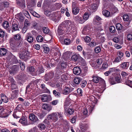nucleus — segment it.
<instances>
[{"label":"nucleus","instance_id":"obj_1","mask_svg":"<svg viewBox=\"0 0 132 132\" xmlns=\"http://www.w3.org/2000/svg\"><path fill=\"white\" fill-rule=\"evenodd\" d=\"M92 77L93 78L92 80L94 82L97 83L99 82L101 84L104 88L105 87V82L104 79L96 75H93Z\"/></svg>","mask_w":132,"mask_h":132},{"label":"nucleus","instance_id":"obj_2","mask_svg":"<svg viewBox=\"0 0 132 132\" xmlns=\"http://www.w3.org/2000/svg\"><path fill=\"white\" fill-rule=\"evenodd\" d=\"M45 8L44 14L47 16H50V11L48 9L50 6V2L49 1L45 0L44 3Z\"/></svg>","mask_w":132,"mask_h":132},{"label":"nucleus","instance_id":"obj_3","mask_svg":"<svg viewBox=\"0 0 132 132\" xmlns=\"http://www.w3.org/2000/svg\"><path fill=\"white\" fill-rule=\"evenodd\" d=\"M89 99L92 102V103L93 105L92 106H90L89 109L91 111H92L94 109L95 104H96L97 102V100L95 98L94 96L93 95H91L90 96Z\"/></svg>","mask_w":132,"mask_h":132},{"label":"nucleus","instance_id":"obj_4","mask_svg":"<svg viewBox=\"0 0 132 132\" xmlns=\"http://www.w3.org/2000/svg\"><path fill=\"white\" fill-rule=\"evenodd\" d=\"M58 113H53L50 115V120L51 121L55 122L58 119Z\"/></svg>","mask_w":132,"mask_h":132},{"label":"nucleus","instance_id":"obj_5","mask_svg":"<svg viewBox=\"0 0 132 132\" xmlns=\"http://www.w3.org/2000/svg\"><path fill=\"white\" fill-rule=\"evenodd\" d=\"M9 5V2L7 1H4L0 3V10L2 11L4 8L7 7Z\"/></svg>","mask_w":132,"mask_h":132},{"label":"nucleus","instance_id":"obj_6","mask_svg":"<svg viewBox=\"0 0 132 132\" xmlns=\"http://www.w3.org/2000/svg\"><path fill=\"white\" fill-rule=\"evenodd\" d=\"M19 69V68L18 66L14 65L10 69L9 72L10 74H14L18 71Z\"/></svg>","mask_w":132,"mask_h":132},{"label":"nucleus","instance_id":"obj_7","mask_svg":"<svg viewBox=\"0 0 132 132\" xmlns=\"http://www.w3.org/2000/svg\"><path fill=\"white\" fill-rule=\"evenodd\" d=\"M29 118L30 120L32 121L35 123L39 121V119L37 116H35L33 113H31L29 114Z\"/></svg>","mask_w":132,"mask_h":132},{"label":"nucleus","instance_id":"obj_8","mask_svg":"<svg viewBox=\"0 0 132 132\" xmlns=\"http://www.w3.org/2000/svg\"><path fill=\"white\" fill-rule=\"evenodd\" d=\"M64 114L66 116H68L69 115H71L74 112V110L72 109L69 108H65Z\"/></svg>","mask_w":132,"mask_h":132},{"label":"nucleus","instance_id":"obj_9","mask_svg":"<svg viewBox=\"0 0 132 132\" xmlns=\"http://www.w3.org/2000/svg\"><path fill=\"white\" fill-rule=\"evenodd\" d=\"M66 25L69 28L73 27L75 26L74 22L70 20H66L64 21Z\"/></svg>","mask_w":132,"mask_h":132},{"label":"nucleus","instance_id":"obj_10","mask_svg":"<svg viewBox=\"0 0 132 132\" xmlns=\"http://www.w3.org/2000/svg\"><path fill=\"white\" fill-rule=\"evenodd\" d=\"M8 80L10 82L11 84V88L12 89H14L16 88V87L15 85V82L13 78L11 77H10L8 78Z\"/></svg>","mask_w":132,"mask_h":132},{"label":"nucleus","instance_id":"obj_11","mask_svg":"<svg viewBox=\"0 0 132 132\" xmlns=\"http://www.w3.org/2000/svg\"><path fill=\"white\" fill-rule=\"evenodd\" d=\"M73 73L76 75H79L81 72L80 69L78 67H76L73 69Z\"/></svg>","mask_w":132,"mask_h":132},{"label":"nucleus","instance_id":"obj_12","mask_svg":"<svg viewBox=\"0 0 132 132\" xmlns=\"http://www.w3.org/2000/svg\"><path fill=\"white\" fill-rule=\"evenodd\" d=\"M68 75L67 74H64L62 75L60 78V81L61 82H65L68 79Z\"/></svg>","mask_w":132,"mask_h":132},{"label":"nucleus","instance_id":"obj_13","mask_svg":"<svg viewBox=\"0 0 132 132\" xmlns=\"http://www.w3.org/2000/svg\"><path fill=\"white\" fill-rule=\"evenodd\" d=\"M7 50L4 48H0V56H5L6 54Z\"/></svg>","mask_w":132,"mask_h":132},{"label":"nucleus","instance_id":"obj_14","mask_svg":"<svg viewBox=\"0 0 132 132\" xmlns=\"http://www.w3.org/2000/svg\"><path fill=\"white\" fill-rule=\"evenodd\" d=\"M29 52L28 51L26 50L24 52L23 54H21L20 55V58L21 59H23L25 58H26L29 56Z\"/></svg>","mask_w":132,"mask_h":132},{"label":"nucleus","instance_id":"obj_15","mask_svg":"<svg viewBox=\"0 0 132 132\" xmlns=\"http://www.w3.org/2000/svg\"><path fill=\"white\" fill-rule=\"evenodd\" d=\"M2 26L4 28L7 30H8L10 28L9 23L7 21H4L2 24Z\"/></svg>","mask_w":132,"mask_h":132},{"label":"nucleus","instance_id":"obj_16","mask_svg":"<svg viewBox=\"0 0 132 132\" xmlns=\"http://www.w3.org/2000/svg\"><path fill=\"white\" fill-rule=\"evenodd\" d=\"M120 65L122 69H127L129 67V63L128 62H123L120 64Z\"/></svg>","mask_w":132,"mask_h":132},{"label":"nucleus","instance_id":"obj_17","mask_svg":"<svg viewBox=\"0 0 132 132\" xmlns=\"http://www.w3.org/2000/svg\"><path fill=\"white\" fill-rule=\"evenodd\" d=\"M17 4L22 9H24L26 7L25 0H21L17 3Z\"/></svg>","mask_w":132,"mask_h":132},{"label":"nucleus","instance_id":"obj_18","mask_svg":"<svg viewBox=\"0 0 132 132\" xmlns=\"http://www.w3.org/2000/svg\"><path fill=\"white\" fill-rule=\"evenodd\" d=\"M19 122L22 124L23 125L26 126L28 125L27 121L26 120L24 117H22L19 121Z\"/></svg>","mask_w":132,"mask_h":132},{"label":"nucleus","instance_id":"obj_19","mask_svg":"<svg viewBox=\"0 0 132 132\" xmlns=\"http://www.w3.org/2000/svg\"><path fill=\"white\" fill-rule=\"evenodd\" d=\"M1 97L2 101L4 103H7L8 102V100L6 95L3 93L1 94Z\"/></svg>","mask_w":132,"mask_h":132},{"label":"nucleus","instance_id":"obj_20","mask_svg":"<svg viewBox=\"0 0 132 132\" xmlns=\"http://www.w3.org/2000/svg\"><path fill=\"white\" fill-rule=\"evenodd\" d=\"M72 90L68 87H65L63 91V93L65 95H67L71 92Z\"/></svg>","mask_w":132,"mask_h":132},{"label":"nucleus","instance_id":"obj_21","mask_svg":"<svg viewBox=\"0 0 132 132\" xmlns=\"http://www.w3.org/2000/svg\"><path fill=\"white\" fill-rule=\"evenodd\" d=\"M11 28L12 29V32H13V30L15 31L18 30V24L16 23H12Z\"/></svg>","mask_w":132,"mask_h":132},{"label":"nucleus","instance_id":"obj_22","mask_svg":"<svg viewBox=\"0 0 132 132\" xmlns=\"http://www.w3.org/2000/svg\"><path fill=\"white\" fill-rule=\"evenodd\" d=\"M46 113L45 112H43L41 113H38L37 115L40 119H43L46 115Z\"/></svg>","mask_w":132,"mask_h":132},{"label":"nucleus","instance_id":"obj_23","mask_svg":"<svg viewBox=\"0 0 132 132\" xmlns=\"http://www.w3.org/2000/svg\"><path fill=\"white\" fill-rule=\"evenodd\" d=\"M102 14L103 15L106 17L111 16L110 12L108 11L105 10L102 12Z\"/></svg>","mask_w":132,"mask_h":132},{"label":"nucleus","instance_id":"obj_24","mask_svg":"<svg viewBox=\"0 0 132 132\" xmlns=\"http://www.w3.org/2000/svg\"><path fill=\"white\" fill-rule=\"evenodd\" d=\"M44 71L43 68L42 67H39L38 69L36 71V74L37 75H39L40 74L44 72Z\"/></svg>","mask_w":132,"mask_h":132},{"label":"nucleus","instance_id":"obj_25","mask_svg":"<svg viewBox=\"0 0 132 132\" xmlns=\"http://www.w3.org/2000/svg\"><path fill=\"white\" fill-rule=\"evenodd\" d=\"M79 10L78 7H74L72 9V12L73 14L76 15L79 12Z\"/></svg>","mask_w":132,"mask_h":132},{"label":"nucleus","instance_id":"obj_26","mask_svg":"<svg viewBox=\"0 0 132 132\" xmlns=\"http://www.w3.org/2000/svg\"><path fill=\"white\" fill-rule=\"evenodd\" d=\"M82 79L80 77H76L74 79V82L76 84H78L80 81Z\"/></svg>","mask_w":132,"mask_h":132},{"label":"nucleus","instance_id":"obj_27","mask_svg":"<svg viewBox=\"0 0 132 132\" xmlns=\"http://www.w3.org/2000/svg\"><path fill=\"white\" fill-rule=\"evenodd\" d=\"M101 20V18L98 16L96 15L95 16L93 20V22L95 24H96L98 21H100Z\"/></svg>","mask_w":132,"mask_h":132},{"label":"nucleus","instance_id":"obj_28","mask_svg":"<svg viewBox=\"0 0 132 132\" xmlns=\"http://www.w3.org/2000/svg\"><path fill=\"white\" fill-rule=\"evenodd\" d=\"M13 40V39H10V46L11 48L13 51H15L16 50V46L14 44H13L12 42H11L12 40Z\"/></svg>","mask_w":132,"mask_h":132},{"label":"nucleus","instance_id":"obj_29","mask_svg":"<svg viewBox=\"0 0 132 132\" xmlns=\"http://www.w3.org/2000/svg\"><path fill=\"white\" fill-rule=\"evenodd\" d=\"M115 69H116L115 68H110L109 71H107L105 72L104 73V74L106 76H108L109 75V74L110 73L112 72L115 71Z\"/></svg>","mask_w":132,"mask_h":132},{"label":"nucleus","instance_id":"obj_30","mask_svg":"<svg viewBox=\"0 0 132 132\" xmlns=\"http://www.w3.org/2000/svg\"><path fill=\"white\" fill-rule=\"evenodd\" d=\"M123 20L125 21H128L130 20L129 17L127 14H125L123 16Z\"/></svg>","mask_w":132,"mask_h":132},{"label":"nucleus","instance_id":"obj_31","mask_svg":"<svg viewBox=\"0 0 132 132\" xmlns=\"http://www.w3.org/2000/svg\"><path fill=\"white\" fill-rule=\"evenodd\" d=\"M89 16V14L87 13H85L84 14L83 16V18L85 20V21L88 19Z\"/></svg>","mask_w":132,"mask_h":132},{"label":"nucleus","instance_id":"obj_32","mask_svg":"<svg viewBox=\"0 0 132 132\" xmlns=\"http://www.w3.org/2000/svg\"><path fill=\"white\" fill-rule=\"evenodd\" d=\"M42 108L45 110H48L49 109V104H44L42 106Z\"/></svg>","mask_w":132,"mask_h":132},{"label":"nucleus","instance_id":"obj_33","mask_svg":"<svg viewBox=\"0 0 132 132\" xmlns=\"http://www.w3.org/2000/svg\"><path fill=\"white\" fill-rule=\"evenodd\" d=\"M42 100L44 102H47L48 101L47 96L45 95H43L41 98Z\"/></svg>","mask_w":132,"mask_h":132},{"label":"nucleus","instance_id":"obj_34","mask_svg":"<svg viewBox=\"0 0 132 132\" xmlns=\"http://www.w3.org/2000/svg\"><path fill=\"white\" fill-rule=\"evenodd\" d=\"M115 80L116 82L113 83H112V84H115L116 83H119L120 82L121 80V79L120 77H116L115 78Z\"/></svg>","mask_w":132,"mask_h":132},{"label":"nucleus","instance_id":"obj_35","mask_svg":"<svg viewBox=\"0 0 132 132\" xmlns=\"http://www.w3.org/2000/svg\"><path fill=\"white\" fill-rule=\"evenodd\" d=\"M58 117L60 118V120L61 121H63L64 119L63 118V113L61 112H58Z\"/></svg>","mask_w":132,"mask_h":132},{"label":"nucleus","instance_id":"obj_36","mask_svg":"<svg viewBox=\"0 0 132 132\" xmlns=\"http://www.w3.org/2000/svg\"><path fill=\"white\" fill-rule=\"evenodd\" d=\"M36 40L38 42H42L43 40V37L41 36H38L36 38Z\"/></svg>","mask_w":132,"mask_h":132},{"label":"nucleus","instance_id":"obj_37","mask_svg":"<svg viewBox=\"0 0 132 132\" xmlns=\"http://www.w3.org/2000/svg\"><path fill=\"white\" fill-rule=\"evenodd\" d=\"M95 52L96 53H98L101 51L100 47L99 46L96 47L94 49Z\"/></svg>","mask_w":132,"mask_h":132},{"label":"nucleus","instance_id":"obj_38","mask_svg":"<svg viewBox=\"0 0 132 132\" xmlns=\"http://www.w3.org/2000/svg\"><path fill=\"white\" fill-rule=\"evenodd\" d=\"M110 31L111 32H114L116 31V28L114 26H111L109 28Z\"/></svg>","mask_w":132,"mask_h":132},{"label":"nucleus","instance_id":"obj_39","mask_svg":"<svg viewBox=\"0 0 132 132\" xmlns=\"http://www.w3.org/2000/svg\"><path fill=\"white\" fill-rule=\"evenodd\" d=\"M98 5L94 3L92 5L91 9L94 10H96L97 7Z\"/></svg>","mask_w":132,"mask_h":132},{"label":"nucleus","instance_id":"obj_40","mask_svg":"<svg viewBox=\"0 0 132 132\" xmlns=\"http://www.w3.org/2000/svg\"><path fill=\"white\" fill-rule=\"evenodd\" d=\"M28 70L30 72H32L35 71V68L33 66L28 67L27 68Z\"/></svg>","mask_w":132,"mask_h":132},{"label":"nucleus","instance_id":"obj_41","mask_svg":"<svg viewBox=\"0 0 132 132\" xmlns=\"http://www.w3.org/2000/svg\"><path fill=\"white\" fill-rule=\"evenodd\" d=\"M77 91L78 94L80 96H82V91L81 88H79L77 90Z\"/></svg>","mask_w":132,"mask_h":132},{"label":"nucleus","instance_id":"obj_42","mask_svg":"<svg viewBox=\"0 0 132 132\" xmlns=\"http://www.w3.org/2000/svg\"><path fill=\"white\" fill-rule=\"evenodd\" d=\"M116 28L118 30H120L122 29V26L120 23H117L116 25Z\"/></svg>","mask_w":132,"mask_h":132},{"label":"nucleus","instance_id":"obj_43","mask_svg":"<svg viewBox=\"0 0 132 132\" xmlns=\"http://www.w3.org/2000/svg\"><path fill=\"white\" fill-rule=\"evenodd\" d=\"M68 98H66V100H67ZM70 104V102L68 101H67V100H66L64 105V109H65V107L66 108H67V107Z\"/></svg>","mask_w":132,"mask_h":132},{"label":"nucleus","instance_id":"obj_44","mask_svg":"<svg viewBox=\"0 0 132 132\" xmlns=\"http://www.w3.org/2000/svg\"><path fill=\"white\" fill-rule=\"evenodd\" d=\"M122 60L121 58L117 56L115 58L114 61L117 63H118L120 62Z\"/></svg>","mask_w":132,"mask_h":132},{"label":"nucleus","instance_id":"obj_45","mask_svg":"<svg viewBox=\"0 0 132 132\" xmlns=\"http://www.w3.org/2000/svg\"><path fill=\"white\" fill-rule=\"evenodd\" d=\"M43 30L44 33L45 34H48L50 31L49 29L46 27L43 28Z\"/></svg>","mask_w":132,"mask_h":132},{"label":"nucleus","instance_id":"obj_46","mask_svg":"<svg viewBox=\"0 0 132 132\" xmlns=\"http://www.w3.org/2000/svg\"><path fill=\"white\" fill-rule=\"evenodd\" d=\"M87 83L86 81L85 80H84L82 81L80 85L82 88L84 87L86 85Z\"/></svg>","mask_w":132,"mask_h":132},{"label":"nucleus","instance_id":"obj_47","mask_svg":"<svg viewBox=\"0 0 132 132\" xmlns=\"http://www.w3.org/2000/svg\"><path fill=\"white\" fill-rule=\"evenodd\" d=\"M67 65V63L65 62H63L61 64V66L62 69L66 68Z\"/></svg>","mask_w":132,"mask_h":132},{"label":"nucleus","instance_id":"obj_48","mask_svg":"<svg viewBox=\"0 0 132 132\" xmlns=\"http://www.w3.org/2000/svg\"><path fill=\"white\" fill-rule=\"evenodd\" d=\"M78 58V56L77 55H74L72 56L71 59L72 61H77Z\"/></svg>","mask_w":132,"mask_h":132},{"label":"nucleus","instance_id":"obj_49","mask_svg":"<svg viewBox=\"0 0 132 132\" xmlns=\"http://www.w3.org/2000/svg\"><path fill=\"white\" fill-rule=\"evenodd\" d=\"M20 65L21 70H24L25 68V64L22 62H20Z\"/></svg>","mask_w":132,"mask_h":132},{"label":"nucleus","instance_id":"obj_50","mask_svg":"<svg viewBox=\"0 0 132 132\" xmlns=\"http://www.w3.org/2000/svg\"><path fill=\"white\" fill-rule=\"evenodd\" d=\"M30 25V23L29 22L28 20L26 19L24 22V26L27 28L28 26H29Z\"/></svg>","mask_w":132,"mask_h":132},{"label":"nucleus","instance_id":"obj_51","mask_svg":"<svg viewBox=\"0 0 132 132\" xmlns=\"http://www.w3.org/2000/svg\"><path fill=\"white\" fill-rule=\"evenodd\" d=\"M20 35L19 34L15 35L14 37V38L16 40H19L20 39Z\"/></svg>","mask_w":132,"mask_h":132},{"label":"nucleus","instance_id":"obj_52","mask_svg":"<svg viewBox=\"0 0 132 132\" xmlns=\"http://www.w3.org/2000/svg\"><path fill=\"white\" fill-rule=\"evenodd\" d=\"M27 40L29 43H31L33 42V38L32 37L30 36H29L27 38Z\"/></svg>","mask_w":132,"mask_h":132},{"label":"nucleus","instance_id":"obj_53","mask_svg":"<svg viewBox=\"0 0 132 132\" xmlns=\"http://www.w3.org/2000/svg\"><path fill=\"white\" fill-rule=\"evenodd\" d=\"M38 127L40 130L44 129L45 128V126L43 124H40L39 125Z\"/></svg>","mask_w":132,"mask_h":132},{"label":"nucleus","instance_id":"obj_54","mask_svg":"<svg viewBox=\"0 0 132 132\" xmlns=\"http://www.w3.org/2000/svg\"><path fill=\"white\" fill-rule=\"evenodd\" d=\"M70 40L68 39H65L64 40V43L66 45L69 44L70 43Z\"/></svg>","mask_w":132,"mask_h":132},{"label":"nucleus","instance_id":"obj_55","mask_svg":"<svg viewBox=\"0 0 132 132\" xmlns=\"http://www.w3.org/2000/svg\"><path fill=\"white\" fill-rule=\"evenodd\" d=\"M82 113L83 114L86 116H87L88 115V111L86 108L82 110Z\"/></svg>","mask_w":132,"mask_h":132},{"label":"nucleus","instance_id":"obj_56","mask_svg":"<svg viewBox=\"0 0 132 132\" xmlns=\"http://www.w3.org/2000/svg\"><path fill=\"white\" fill-rule=\"evenodd\" d=\"M103 62L102 58H99L97 60V64L99 65L101 64Z\"/></svg>","mask_w":132,"mask_h":132},{"label":"nucleus","instance_id":"obj_57","mask_svg":"<svg viewBox=\"0 0 132 132\" xmlns=\"http://www.w3.org/2000/svg\"><path fill=\"white\" fill-rule=\"evenodd\" d=\"M50 19L52 20L55 21L56 20V18L54 14H50Z\"/></svg>","mask_w":132,"mask_h":132},{"label":"nucleus","instance_id":"obj_58","mask_svg":"<svg viewBox=\"0 0 132 132\" xmlns=\"http://www.w3.org/2000/svg\"><path fill=\"white\" fill-rule=\"evenodd\" d=\"M5 36V32L2 29L0 30V37L2 38L3 37Z\"/></svg>","mask_w":132,"mask_h":132},{"label":"nucleus","instance_id":"obj_59","mask_svg":"<svg viewBox=\"0 0 132 132\" xmlns=\"http://www.w3.org/2000/svg\"><path fill=\"white\" fill-rule=\"evenodd\" d=\"M117 55H118V57H120L122 58L123 56V54L122 52L119 51L117 52Z\"/></svg>","mask_w":132,"mask_h":132},{"label":"nucleus","instance_id":"obj_60","mask_svg":"<svg viewBox=\"0 0 132 132\" xmlns=\"http://www.w3.org/2000/svg\"><path fill=\"white\" fill-rule=\"evenodd\" d=\"M85 42L88 43L90 41L91 39L89 37L87 36L85 38Z\"/></svg>","mask_w":132,"mask_h":132},{"label":"nucleus","instance_id":"obj_61","mask_svg":"<svg viewBox=\"0 0 132 132\" xmlns=\"http://www.w3.org/2000/svg\"><path fill=\"white\" fill-rule=\"evenodd\" d=\"M96 44L94 42H92L89 43V45L90 47H94L96 45Z\"/></svg>","mask_w":132,"mask_h":132},{"label":"nucleus","instance_id":"obj_62","mask_svg":"<svg viewBox=\"0 0 132 132\" xmlns=\"http://www.w3.org/2000/svg\"><path fill=\"white\" fill-rule=\"evenodd\" d=\"M127 38L128 40H131L132 39V34H128L127 36Z\"/></svg>","mask_w":132,"mask_h":132},{"label":"nucleus","instance_id":"obj_63","mask_svg":"<svg viewBox=\"0 0 132 132\" xmlns=\"http://www.w3.org/2000/svg\"><path fill=\"white\" fill-rule=\"evenodd\" d=\"M50 49L49 47H46L44 48V52L45 53H47L49 52Z\"/></svg>","mask_w":132,"mask_h":132},{"label":"nucleus","instance_id":"obj_64","mask_svg":"<svg viewBox=\"0 0 132 132\" xmlns=\"http://www.w3.org/2000/svg\"><path fill=\"white\" fill-rule=\"evenodd\" d=\"M113 40L114 42L117 43L119 41V39L118 37H115L113 38Z\"/></svg>","mask_w":132,"mask_h":132}]
</instances>
